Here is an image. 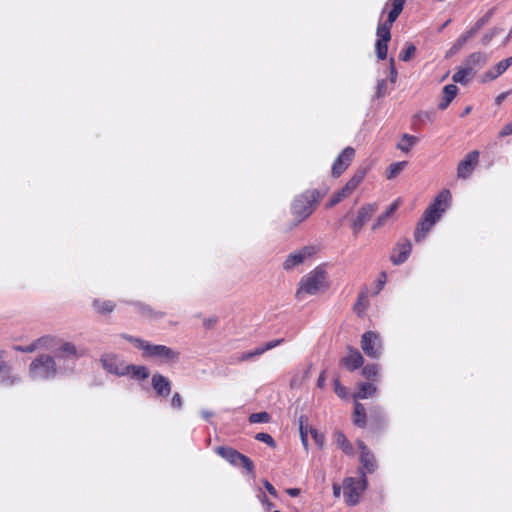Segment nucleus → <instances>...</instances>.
<instances>
[{
    "instance_id": "f257e3e1",
    "label": "nucleus",
    "mask_w": 512,
    "mask_h": 512,
    "mask_svg": "<svg viewBox=\"0 0 512 512\" xmlns=\"http://www.w3.org/2000/svg\"><path fill=\"white\" fill-rule=\"evenodd\" d=\"M122 337L132 343L135 348L141 350L144 358L155 359L165 364H173L180 359V352L168 346L152 344L141 338L126 334H123Z\"/></svg>"
},
{
    "instance_id": "f03ea898",
    "label": "nucleus",
    "mask_w": 512,
    "mask_h": 512,
    "mask_svg": "<svg viewBox=\"0 0 512 512\" xmlns=\"http://www.w3.org/2000/svg\"><path fill=\"white\" fill-rule=\"evenodd\" d=\"M328 287L327 273L323 267H316L304 275L296 291V298L304 300L307 296L317 295Z\"/></svg>"
},
{
    "instance_id": "7ed1b4c3",
    "label": "nucleus",
    "mask_w": 512,
    "mask_h": 512,
    "mask_svg": "<svg viewBox=\"0 0 512 512\" xmlns=\"http://www.w3.org/2000/svg\"><path fill=\"white\" fill-rule=\"evenodd\" d=\"M59 372L56 358L48 354L37 356L29 365V374L35 380H48Z\"/></svg>"
},
{
    "instance_id": "20e7f679",
    "label": "nucleus",
    "mask_w": 512,
    "mask_h": 512,
    "mask_svg": "<svg viewBox=\"0 0 512 512\" xmlns=\"http://www.w3.org/2000/svg\"><path fill=\"white\" fill-rule=\"evenodd\" d=\"M320 195L316 190H307L297 196L292 203V213L299 222L308 218L319 202Z\"/></svg>"
},
{
    "instance_id": "39448f33",
    "label": "nucleus",
    "mask_w": 512,
    "mask_h": 512,
    "mask_svg": "<svg viewBox=\"0 0 512 512\" xmlns=\"http://www.w3.org/2000/svg\"><path fill=\"white\" fill-rule=\"evenodd\" d=\"M215 452L233 466L243 467L249 474L254 472V464L246 455L228 446H218Z\"/></svg>"
},
{
    "instance_id": "423d86ee",
    "label": "nucleus",
    "mask_w": 512,
    "mask_h": 512,
    "mask_svg": "<svg viewBox=\"0 0 512 512\" xmlns=\"http://www.w3.org/2000/svg\"><path fill=\"white\" fill-rule=\"evenodd\" d=\"M367 487V478L363 472L360 479L353 477L347 478L344 481V497L348 505H356L361 497V494Z\"/></svg>"
},
{
    "instance_id": "0eeeda50",
    "label": "nucleus",
    "mask_w": 512,
    "mask_h": 512,
    "mask_svg": "<svg viewBox=\"0 0 512 512\" xmlns=\"http://www.w3.org/2000/svg\"><path fill=\"white\" fill-rule=\"evenodd\" d=\"M450 199V191L442 190L437 195L434 202L431 205H429V207L425 210L422 218L424 220H428L429 222L432 223V225H434L440 219L445 210L448 208Z\"/></svg>"
},
{
    "instance_id": "6e6552de",
    "label": "nucleus",
    "mask_w": 512,
    "mask_h": 512,
    "mask_svg": "<svg viewBox=\"0 0 512 512\" xmlns=\"http://www.w3.org/2000/svg\"><path fill=\"white\" fill-rule=\"evenodd\" d=\"M361 348L363 352L371 358L380 357L382 344L379 335L373 331L365 332L362 335Z\"/></svg>"
},
{
    "instance_id": "1a4fd4ad",
    "label": "nucleus",
    "mask_w": 512,
    "mask_h": 512,
    "mask_svg": "<svg viewBox=\"0 0 512 512\" xmlns=\"http://www.w3.org/2000/svg\"><path fill=\"white\" fill-rule=\"evenodd\" d=\"M100 362L106 372L117 376H124L127 363L119 355L115 353L103 354Z\"/></svg>"
},
{
    "instance_id": "9d476101",
    "label": "nucleus",
    "mask_w": 512,
    "mask_h": 512,
    "mask_svg": "<svg viewBox=\"0 0 512 512\" xmlns=\"http://www.w3.org/2000/svg\"><path fill=\"white\" fill-rule=\"evenodd\" d=\"M376 212L374 204H366L362 206L357 213V216L351 221V229L355 237L358 236L363 226L371 219Z\"/></svg>"
},
{
    "instance_id": "9b49d317",
    "label": "nucleus",
    "mask_w": 512,
    "mask_h": 512,
    "mask_svg": "<svg viewBox=\"0 0 512 512\" xmlns=\"http://www.w3.org/2000/svg\"><path fill=\"white\" fill-rule=\"evenodd\" d=\"M478 158H479V152L477 150H474L470 153H468L465 158L460 161L457 167V175L459 178H468L475 167L478 164Z\"/></svg>"
},
{
    "instance_id": "f8f14e48",
    "label": "nucleus",
    "mask_w": 512,
    "mask_h": 512,
    "mask_svg": "<svg viewBox=\"0 0 512 512\" xmlns=\"http://www.w3.org/2000/svg\"><path fill=\"white\" fill-rule=\"evenodd\" d=\"M355 154V150L351 147L345 148L338 156L332 166V174L335 177L340 176L350 165Z\"/></svg>"
},
{
    "instance_id": "ddd939ff",
    "label": "nucleus",
    "mask_w": 512,
    "mask_h": 512,
    "mask_svg": "<svg viewBox=\"0 0 512 512\" xmlns=\"http://www.w3.org/2000/svg\"><path fill=\"white\" fill-rule=\"evenodd\" d=\"M357 445L360 450V462L362 464V467L369 473L374 472L377 468L374 455L370 452V450L364 444L363 441H357Z\"/></svg>"
},
{
    "instance_id": "4468645a",
    "label": "nucleus",
    "mask_w": 512,
    "mask_h": 512,
    "mask_svg": "<svg viewBox=\"0 0 512 512\" xmlns=\"http://www.w3.org/2000/svg\"><path fill=\"white\" fill-rule=\"evenodd\" d=\"M412 251V244L409 240H404L397 244L395 253L391 256V261L396 264L404 263Z\"/></svg>"
},
{
    "instance_id": "2eb2a0df",
    "label": "nucleus",
    "mask_w": 512,
    "mask_h": 512,
    "mask_svg": "<svg viewBox=\"0 0 512 512\" xmlns=\"http://www.w3.org/2000/svg\"><path fill=\"white\" fill-rule=\"evenodd\" d=\"M124 376H128L135 381H144L150 376V372L146 366L127 364Z\"/></svg>"
},
{
    "instance_id": "dca6fc26",
    "label": "nucleus",
    "mask_w": 512,
    "mask_h": 512,
    "mask_svg": "<svg viewBox=\"0 0 512 512\" xmlns=\"http://www.w3.org/2000/svg\"><path fill=\"white\" fill-rule=\"evenodd\" d=\"M82 353L78 351L73 343L65 342L57 350L55 358L60 359H78Z\"/></svg>"
},
{
    "instance_id": "f3484780",
    "label": "nucleus",
    "mask_w": 512,
    "mask_h": 512,
    "mask_svg": "<svg viewBox=\"0 0 512 512\" xmlns=\"http://www.w3.org/2000/svg\"><path fill=\"white\" fill-rule=\"evenodd\" d=\"M488 60V56L482 52H474L467 56L464 60L463 64L470 68L472 71H476L477 69L483 67Z\"/></svg>"
},
{
    "instance_id": "a211bd4d",
    "label": "nucleus",
    "mask_w": 512,
    "mask_h": 512,
    "mask_svg": "<svg viewBox=\"0 0 512 512\" xmlns=\"http://www.w3.org/2000/svg\"><path fill=\"white\" fill-rule=\"evenodd\" d=\"M512 65V56L498 62L492 69L484 74V79L492 81L502 75Z\"/></svg>"
},
{
    "instance_id": "6ab92c4d",
    "label": "nucleus",
    "mask_w": 512,
    "mask_h": 512,
    "mask_svg": "<svg viewBox=\"0 0 512 512\" xmlns=\"http://www.w3.org/2000/svg\"><path fill=\"white\" fill-rule=\"evenodd\" d=\"M363 356L361 353L354 348H349L348 354L343 358L342 362L349 370H355L362 366Z\"/></svg>"
},
{
    "instance_id": "aec40b11",
    "label": "nucleus",
    "mask_w": 512,
    "mask_h": 512,
    "mask_svg": "<svg viewBox=\"0 0 512 512\" xmlns=\"http://www.w3.org/2000/svg\"><path fill=\"white\" fill-rule=\"evenodd\" d=\"M458 92V88L454 84L446 85L443 88V97L440 103L438 104L439 109L445 110L448 105L452 102L454 97L456 96Z\"/></svg>"
},
{
    "instance_id": "412c9836",
    "label": "nucleus",
    "mask_w": 512,
    "mask_h": 512,
    "mask_svg": "<svg viewBox=\"0 0 512 512\" xmlns=\"http://www.w3.org/2000/svg\"><path fill=\"white\" fill-rule=\"evenodd\" d=\"M475 74H476V71H472L470 68H467L463 64L458 69V71L453 75L452 79L456 83L466 85L475 76Z\"/></svg>"
},
{
    "instance_id": "4be33fe9",
    "label": "nucleus",
    "mask_w": 512,
    "mask_h": 512,
    "mask_svg": "<svg viewBox=\"0 0 512 512\" xmlns=\"http://www.w3.org/2000/svg\"><path fill=\"white\" fill-rule=\"evenodd\" d=\"M282 341H283L282 339L270 341V342L266 343V345L264 347H258L252 352L242 353L241 356L239 357V360L245 361V360H249V359L253 358L254 356H259V355L263 354L265 351L276 347Z\"/></svg>"
},
{
    "instance_id": "5701e85b",
    "label": "nucleus",
    "mask_w": 512,
    "mask_h": 512,
    "mask_svg": "<svg viewBox=\"0 0 512 512\" xmlns=\"http://www.w3.org/2000/svg\"><path fill=\"white\" fill-rule=\"evenodd\" d=\"M335 442L337 446L346 454L353 455L354 449L351 442L347 439V437L340 431L334 434Z\"/></svg>"
},
{
    "instance_id": "b1692460",
    "label": "nucleus",
    "mask_w": 512,
    "mask_h": 512,
    "mask_svg": "<svg viewBox=\"0 0 512 512\" xmlns=\"http://www.w3.org/2000/svg\"><path fill=\"white\" fill-rule=\"evenodd\" d=\"M353 423L358 427H365L366 425V413L365 408L362 404L355 401Z\"/></svg>"
},
{
    "instance_id": "393cba45",
    "label": "nucleus",
    "mask_w": 512,
    "mask_h": 512,
    "mask_svg": "<svg viewBox=\"0 0 512 512\" xmlns=\"http://www.w3.org/2000/svg\"><path fill=\"white\" fill-rule=\"evenodd\" d=\"M397 208H398V202L396 201L389 206V208L387 209V211L385 213L380 215L375 220V222L372 225V230H377V229L381 228L382 226H384L387 219L397 210Z\"/></svg>"
},
{
    "instance_id": "a878e982",
    "label": "nucleus",
    "mask_w": 512,
    "mask_h": 512,
    "mask_svg": "<svg viewBox=\"0 0 512 512\" xmlns=\"http://www.w3.org/2000/svg\"><path fill=\"white\" fill-rule=\"evenodd\" d=\"M417 142L418 138L416 136L403 134L401 140L397 144V148L402 152L408 153Z\"/></svg>"
},
{
    "instance_id": "bb28decb",
    "label": "nucleus",
    "mask_w": 512,
    "mask_h": 512,
    "mask_svg": "<svg viewBox=\"0 0 512 512\" xmlns=\"http://www.w3.org/2000/svg\"><path fill=\"white\" fill-rule=\"evenodd\" d=\"M433 226L434 225H432L431 222H429L428 220H424L422 218V220L418 223V226L414 233L415 241L416 242L422 241L425 238L426 234L431 230V228Z\"/></svg>"
},
{
    "instance_id": "cd10ccee",
    "label": "nucleus",
    "mask_w": 512,
    "mask_h": 512,
    "mask_svg": "<svg viewBox=\"0 0 512 512\" xmlns=\"http://www.w3.org/2000/svg\"><path fill=\"white\" fill-rule=\"evenodd\" d=\"M376 392L375 386H358V391L352 393V399L354 401L361 400V399H367L371 396H373Z\"/></svg>"
},
{
    "instance_id": "c85d7f7f",
    "label": "nucleus",
    "mask_w": 512,
    "mask_h": 512,
    "mask_svg": "<svg viewBox=\"0 0 512 512\" xmlns=\"http://www.w3.org/2000/svg\"><path fill=\"white\" fill-rule=\"evenodd\" d=\"M310 368H311V366H307V365L299 367L294 372L293 378L291 379V384H300V383L308 381Z\"/></svg>"
},
{
    "instance_id": "c756f323",
    "label": "nucleus",
    "mask_w": 512,
    "mask_h": 512,
    "mask_svg": "<svg viewBox=\"0 0 512 512\" xmlns=\"http://www.w3.org/2000/svg\"><path fill=\"white\" fill-rule=\"evenodd\" d=\"M364 178V172L358 171L354 174V176L345 184V186L342 188L344 192H346L348 195H350L360 184V182Z\"/></svg>"
},
{
    "instance_id": "7c9ffc66",
    "label": "nucleus",
    "mask_w": 512,
    "mask_h": 512,
    "mask_svg": "<svg viewBox=\"0 0 512 512\" xmlns=\"http://www.w3.org/2000/svg\"><path fill=\"white\" fill-rule=\"evenodd\" d=\"M305 259V255L303 253H294L290 254L285 260L283 267L286 270H290L297 265L301 264Z\"/></svg>"
},
{
    "instance_id": "2f4dec72",
    "label": "nucleus",
    "mask_w": 512,
    "mask_h": 512,
    "mask_svg": "<svg viewBox=\"0 0 512 512\" xmlns=\"http://www.w3.org/2000/svg\"><path fill=\"white\" fill-rule=\"evenodd\" d=\"M405 0H394L393 8L388 14L389 25H392L403 10Z\"/></svg>"
},
{
    "instance_id": "473e14b6",
    "label": "nucleus",
    "mask_w": 512,
    "mask_h": 512,
    "mask_svg": "<svg viewBox=\"0 0 512 512\" xmlns=\"http://www.w3.org/2000/svg\"><path fill=\"white\" fill-rule=\"evenodd\" d=\"M94 309L99 313H111L115 309V304L112 301H93Z\"/></svg>"
},
{
    "instance_id": "72a5a7b5",
    "label": "nucleus",
    "mask_w": 512,
    "mask_h": 512,
    "mask_svg": "<svg viewBox=\"0 0 512 512\" xmlns=\"http://www.w3.org/2000/svg\"><path fill=\"white\" fill-rule=\"evenodd\" d=\"M379 366L377 364H370L366 365L363 368V375L367 378L369 381H379L378 375H379Z\"/></svg>"
},
{
    "instance_id": "f704fd0d",
    "label": "nucleus",
    "mask_w": 512,
    "mask_h": 512,
    "mask_svg": "<svg viewBox=\"0 0 512 512\" xmlns=\"http://www.w3.org/2000/svg\"><path fill=\"white\" fill-rule=\"evenodd\" d=\"M391 25H389V22L385 23H379L377 27V37L379 40L383 41H390L391 39V32H390Z\"/></svg>"
},
{
    "instance_id": "c9c22d12",
    "label": "nucleus",
    "mask_w": 512,
    "mask_h": 512,
    "mask_svg": "<svg viewBox=\"0 0 512 512\" xmlns=\"http://www.w3.org/2000/svg\"><path fill=\"white\" fill-rule=\"evenodd\" d=\"M406 165H407L406 161H400V162L391 164L388 169L387 178L388 179L395 178L397 175H399L403 171V169L406 167Z\"/></svg>"
},
{
    "instance_id": "e433bc0d",
    "label": "nucleus",
    "mask_w": 512,
    "mask_h": 512,
    "mask_svg": "<svg viewBox=\"0 0 512 512\" xmlns=\"http://www.w3.org/2000/svg\"><path fill=\"white\" fill-rule=\"evenodd\" d=\"M36 349H50L53 347L54 339L51 336H43L34 341Z\"/></svg>"
},
{
    "instance_id": "4c0bfd02",
    "label": "nucleus",
    "mask_w": 512,
    "mask_h": 512,
    "mask_svg": "<svg viewBox=\"0 0 512 512\" xmlns=\"http://www.w3.org/2000/svg\"><path fill=\"white\" fill-rule=\"evenodd\" d=\"M388 42L389 41H383V40H377L375 44V50L377 57L381 60L386 59L387 52H388Z\"/></svg>"
},
{
    "instance_id": "58836bf2",
    "label": "nucleus",
    "mask_w": 512,
    "mask_h": 512,
    "mask_svg": "<svg viewBox=\"0 0 512 512\" xmlns=\"http://www.w3.org/2000/svg\"><path fill=\"white\" fill-rule=\"evenodd\" d=\"M494 12L495 8H491L483 17L476 21V23L473 25V28H475L476 31H479L483 26H485L490 21Z\"/></svg>"
},
{
    "instance_id": "ea45409f",
    "label": "nucleus",
    "mask_w": 512,
    "mask_h": 512,
    "mask_svg": "<svg viewBox=\"0 0 512 512\" xmlns=\"http://www.w3.org/2000/svg\"><path fill=\"white\" fill-rule=\"evenodd\" d=\"M502 31V29L500 28H497V27H494L492 29H490L489 31H487L483 36H482V39H481V42L483 45H488L490 43V41L495 37L497 36L498 34H500Z\"/></svg>"
},
{
    "instance_id": "a19ab883",
    "label": "nucleus",
    "mask_w": 512,
    "mask_h": 512,
    "mask_svg": "<svg viewBox=\"0 0 512 512\" xmlns=\"http://www.w3.org/2000/svg\"><path fill=\"white\" fill-rule=\"evenodd\" d=\"M269 414L266 412L253 413L249 417L251 423H266L269 421Z\"/></svg>"
},
{
    "instance_id": "79ce46f5",
    "label": "nucleus",
    "mask_w": 512,
    "mask_h": 512,
    "mask_svg": "<svg viewBox=\"0 0 512 512\" xmlns=\"http://www.w3.org/2000/svg\"><path fill=\"white\" fill-rule=\"evenodd\" d=\"M416 47L413 44H409L404 51H402L399 55L400 60L407 62L409 61L415 54Z\"/></svg>"
},
{
    "instance_id": "37998d69",
    "label": "nucleus",
    "mask_w": 512,
    "mask_h": 512,
    "mask_svg": "<svg viewBox=\"0 0 512 512\" xmlns=\"http://www.w3.org/2000/svg\"><path fill=\"white\" fill-rule=\"evenodd\" d=\"M348 389H349V386H335V393L341 399H344V400L352 399L353 392L348 391Z\"/></svg>"
},
{
    "instance_id": "c03bdc74",
    "label": "nucleus",
    "mask_w": 512,
    "mask_h": 512,
    "mask_svg": "<svg viewBox=\"0 0 512 512\" xmlns=\"http://www.w3.org/2000/svg\"><path fill=\"white\" fill-rule=\"evenodd\" d=\"M255 439H257L258 441L266 443L270 447L274 448L276 446L275 440L268 433H264V432L258 433V434H256Z\"/></svg>"
},
{
    "instance_id": "a18cd8bd",
    "label": "nucleus",
    "mask_w": 512,
    "mask_h": 512,
    "mask_svg": "<svg viewBox=\"0 0 512 512\" xmlns=\"http://www.w3.org/2000/svg\"><path fill=\"white\" fill-rule=\"evenodd\" d=\"M347 196H348V194L346 192H344L343 189H341L340 191H338V192H336L335 194L332 195V197H331V199L329 201L328 206L329 207L335 206L336 204L341 202Z\"/></svg>"
},
{
    "instance_id": "49530a36",
    "label": "nucleus",
    "mask_w": 512,
    "mask_h": 512,
    "mask_svg": "<svg viewBox=\"0 0 512 512\" xmlns=\"http://www.w3.org/2000/svg\"><path fill=\"white\" fill-rule=\"evenodd\" d=\"M309 430L310 429L308 427H304L303 421H301L300 422V437H301V442L306 450L308 449V433H310Z\"/></svg>"
},
{
    "instance_id": "de8ad7c7",
    "label": "nucleus",
    "mask_w": 512,
    "mask_h": 512,
    "mask_svg": "<svg viewBox=\"0 0 512 512\" xmlns=\"http://www.w3.org/2000/svg\"><path fill=\"white\" fill-rule=\"evenodd\" d=\"M310 434L314 439L315 443L321 448L324 445L325 438L323 434L318 433L315 429L310 428Z\"/></svg>"
},
{
    "instance_id": "09e8293b",
    "label": "nucleus",
    "mask_w": 512,
    "mask_h": 512,
    "mask_svg": "<svg viewBox=\"0 0 512 512\" xmlns=\"http://www.w3.org/2000/svg\"><path fill=\"white\" fill-rule=\"evenodd\" d=\"M14 349L16 351H19V352H23V353H32L34 351H36V346H35V343L34 341L32 343H30L29 345H25V346H21V345H18V346H14Z\"/></svg>"
},
{
    "instance_id": "8fccbe9b",
    "label": "nucleus",
    "mask_w": 512,
    "mask_h": 512,
    "mask_svg": "<svg viewBox=\"0 0 512 512\" xmlns=\"http://www.w3.org/2000/svg\"><path fill=\"white\" fill-rule=\"evenodd\" d=\"M367 300V296L366 294H361L358 298V302L357 304L355 305V310L358 312V313H362L364 310H365V305H364V302Z\"/></svg>"
},
{
    "instance_id": "3c124183",
    "label": "nucleus",
    "mask_w": 512,
    "mask_h": 512,
    "mask_svg": "<svg viewBox=\"0 0 512 512\" xmlns=\"http://www.w3.org/2000/svg\"><path fill=\"white\" fill-rule=\"evenodd\" d=\"M477 33H478V31H476V29L473 28V26H472L468 31H466L464 34H462L459 37V39H464L463 42H464V44H466V42L468 40H470L471 38H473Z\"/></svg>"
},
{
    "instance_id": "603ef678",
    "label": "nucleus",
    "mask_w": 512,
    "mask_h": 512,
    "mask_svg": "<svg viewBox=\"0 0 512 512\" xmlns=\"http://www.w3.org/2000/svg\"><path fill=\"white\" fill-rule=\"evenodd\" d=\"M477 33H478V31H476V29L473 28V26H472L468 31H466L464 34H462L459 37V39H464L463 42H464V44H466V42L468 40H470L471 38H473Z\"/></svg>"
},
{
    "instance_id": "864d4df0",
    "label": "nucleus",
    "mask_w": 512,
    "mask_h": 512,
    "mask_svg": "<svg viewBox=\"0 0 512 512\" xmlns=\"http://www.w3.org/2000/svg\"><path fill=\"white\" fill-rule=\"evenodd\" d=\"M9 373H10V366L3 359V353L0 352V374H9Z\"/></svg>"
},
{
    "instance_id": "5fc2aeb1",
    "label": "nucleus",
    "mask_w": 512,
    "mask_h": 512,
    "mask_svg": "<svg viewBox=\"0 0 512 512\" xmlns=\"http://www.w3.org/2000/svg\"><path fill=\"white\" fill-rule=\"evenodd\" d=\"M151 384H169V381L163 375L156 373L152 376Z\"/></svg>"
},
{
    "instance_id": "6e6d98bb",
    "label": "nucleus",
    "mask_w": 512,
    "mask_h": 512,
    "mask_svg": "<svg viewBox=\"0 0 512 512\" xmlns=\"http://www.w3.org/2000/svg\"><path fill=\"white\" fill-rule=\"evenodd\" d=\"M217 321H218V318L216 316H212V317H209L207 319H204L203 325H204L205 328L210 329V328L215 326Z\"/></svg>"
},
{
    "instance_id": "4d7b16f0",
    "label": "nucleus",
    "mask_w": 512,
    "mask_h": 512,
    "mask_svg": "<svg viewBox=\"0 0 512 512\" xmlns=\"http://www.w3.org/2000/svg\"><path fill=\"white\" fill-rule=\"evenodd\" d=\"M263 484L270 495H272L273 497H277V491L269 481L263 480Z\"/></svg>"
},
{
    "instance_id": "13d9d810",
    "label": "nucleus",
    "mask_w": 512,
    "mask_h": 512,
    "mask_svg": "<svg viewBox=\"0 0 512 512\" xmlns=\"http://www.w3.org/2000/svg\"><path fill=\"white\" fill-rule=\"evenodd\" d=\"M508 135H512V122L506 124L499 133L500 137H506Z\"/></svg>"
},
{
    "instance_id": "bf43d9fd",
    "label": "nucleus",
    "mask_w": 512,
    "mask_h": 512,
    "mask_svg": "<svg viewBox=\"0 0 512 512\" xmlns=\"http://www.w3.org/2000/svg\"><path fill=\"white\" fill-rule=\"evenodd\" d=\"M464 39H457L456 42L453 44L452 48L449 51V54H453L454 52L460 50L465 44L463 42Z\"/></svg>"
},
{
    "instance_id": "052dcab7",
    "label": "nucleus",
    "mask_w": 512,
    "mask_h": 512,
    "mask_svg": "<svg viewBox=\"0 0 512 512\" xmlns=\"http://www.w3.org/2000/svg\"><path fill=\"white\" fill-rule=\"evenodd\" d=\"M170 387L171 386H154L156 388L157 393L161 396H167L170 394Z\"/></svg>"
},
{
    "instance_id": "680f3d73",
    "label": "nucleus",
    "mask_w": 512,
    "mask_h": 512,
    "mask_svg": "<svg viewBox=\"0 0 512 512\" xmlns=\"http://www.w3.org/2000/svg\"><path fill=\"white\" fill-rule=\"evenodd\" d=\"M397 78V71L394 67V59H390V80L391 82H395Z\"/></svg>"
},
{
    "instance_id": "e2e57ef3",
    "label": "nucleus",
    "mask_w": 512,
    "mask_h": 512,
    "mask_svg": "<svg viewBox=\"0 0 512 512\" xmlns=\"http://www.w3.org/2000/svg\"><path fill=\"white\" fill-rule=\"evenodd\" d=\"M510 94V91H506V92H502L500 93L496 99H495V103L496 105H500L506 98L507 96Z\"/></svg>"
},
{
    "instance_id": "0e129e2a",
    "label": "nucleus",
    "mask_w": 512,
    "mask_h": 512,
    "mask_svg": "<svg viewBox=\"0 0 512 512\" xmlns=\"http://www.w3.org/2000/svg\"><path fill=\"white\" fill-rule=\"evenodd\" d=\"M171 404H172V406H173V407H175V408H180V407H181L182 403H181V399H180L179 394H177V393H176V394L173 396L172 401H171Z\"/></svg>"
},
{
    "instance_id": "69168bd1",
    "label": "nucleus",
    "mask_w": 512,
    "mask_h": 512,
    "mask_svg": "<svg viewBox=\"0 0 512 512\" xmlns=\"http://www.w3.org/2000/svg\"><path fill=\"white\" fill-rule=\"evenodd\" d=\"M385 87H386V82H385V80H381V81H379V82H378V85H377V89H378V91H377V95H378L379 97L383 95L384 90H385Z\"/></svg>"
},
{
    "instance_id": "338daca9",
    "label": "nucleus",
    "mask_w": 512,
    "mask_h": 512,
    "mask_svg": "<svg viewBox=\"0 0 512 512\" xmlns=\"http://www.w3.org/2000/svg\"><path fill=\"white\" fill-rule=\"evenodd\" d=\"M286 493L291 497H297L300 494V489L298 488H288Z\"/></svg>"
},
{
    "instance_id": "774afa93",
    "label": "nucleus",
    "mask_w": 512,
    "mask_h": 512,
    "mask_svg": "<svg viewBox=\"0 0 512 512\" xmlns=\"http://www.w3.org/2000/svg\"><path fill=\"white\" fill-rule=\"evenodd\" d=\"M340 492H341V488L340 486L334 484L333 485V494L335 497H339L340 496Z\"/></svg>"
}]
</instances>
